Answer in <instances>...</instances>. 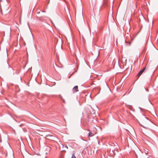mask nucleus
Here are the masks:
<instances>
[{
  "instance_id": "obj_7",
  "label": "nucleus",
  "mask_w": 158,
  "mask_h": 158,
  "mask_svg": "<svg viewBox=\"0 0 158 158\" xmlns=\"http://www.w3.org/2000/svg\"><path fill=\"white\" fill-rule=\"evenodd\" d=\"M142 126L143 127H144V128H146V127H144V126Z\"/></svg>"
},
{
  "instance_id": "obj_12",
  "label": "nucleus",
  "mask_w": 158,
  "mask_h": 158,
  "mask_svg": "<svg viewBox=\"0 0 158 158\" xmlns=\"http://www.w3.org/2000/svg\"><path fill=\"white\" fill-rule=\"evenodd\" d=\"M88 131H90L89 130H88Z\"/></svg>"
},
{
  "instance_id": "obj_13",
  "label": "nucleus",
  "mask_w": 158,
  "mask_h": 158,
  "mask_svg": "<svg viewBox=\"0 0 158 158\" xmlns=\"http://www.w3.org/2000/svg\"><path fill=\"white\" fill-rule=\"evenodd\" d=\"M48 136V135H46V137Z\"/></svg>"
},
{
  "instance_id": "obj_5",
  "label": "nucleus",
  "mask_w": 158,
  "mask_h": 158,
  "mask_svg": "<svg viewBox=\"0 0 158 158\" xmlns=\"http://www.w3.org/2000/svg\"><path fill=\"white\" fill-rule=\"evenodd\" d=\"M71 158H76V157L74 154H73Z\"/></svg>"
},
{
  "instance_id": "obj_8",
  "label": "nucleus",
  "mask_w": 158,
  "mask_h": 158,
  "mask_svg": "<svg viewBox=\"0 0 158 158\" xmlns=\"http://www.w3.org/2000/svg\"><path fill=\"white\" fill-rule=\"evenodd\" d=\"M0 141L1 142H2V140L1 139H0Z\"/></svg>"
},
{
  "instance_id": "obj_2",
  "label": "nucleus",
  "mask_w": 158,
  "mask_h": 158,
  "mask_svg": "<svg viewBox=\"0 0 158 158\" xmlns=\"http://www.w3.org/2000/svg\"><path fill=\"white\" fill-rule=\"evenodd\" d=\"M93 135V134L92 132H90L88 134V136L89 137L92 136Z\"/></svg>"
},
{
  "instance_id": "obj_3",
  "label": "nucleus",
  "mask_w": 158,
  "mask_h": 158,
  "mask_svg": "<svg viewBox=\"0 0 158 158\" xmlns=\"http://www.w3.org/2000/svg\"><path fill=\"white\" fill-rule=\"evenodd\" d=\"M78 87L77 86H75V87H74L73 89H78Z\"/></svg>"
},
{
  "instance_id": "obj_14",
  "label": "nucleus",
  "mask_w": 158,
  "mask_h": 158,
  "mask_svg": "<svg viewBox=\"0 0 158 158\" xmlns=\"http://www.w3.org/2000/svg\"><path fill=\"white\" fill-rule=\"evenodd\" d=\"M147 158H149V157H148Z\"/></svg>"
},
{
  "instance_id": "obj_11",
  "label": "nucleus",
  "mask_w": 158,
  "mask_h": 158,
  "mask_svg": "<svg viewBox=\"0 0 158 158\" xmlns=\"http://www.w3.org/2000/svg\"><path fill=\"white\" fill-rule=\"evenodd\" d=\"M106 85H107V84H106Z\"/></svg>"
},
{
  "instance_id": "obj_4",
  "label": "nucleus",
  "mask_w": 158,
  "mask_h": 158,
  "mask_svg": "<svg viewBox=\"0 0 158 158\" xmlns=\"http://www.w3.org/2000/svg\"><path fill=\"white\" fill-rule=\"evenodd\" d=\"M145 122H146V123H143V124L145 125H147V123H148V120H146V121H145Z\"/></svg>"
},
{
  "instance_id": "obj_6",
  "label": "nucleus",
  "mask_w": 158,
  "mask_h": 158,
  "mask_svg": "<svg viewBox=\"0 0 158 158\" xmlns=\"http://www.w3.org/2000/svg\"><path fill=\"white\" fill-rule=\"evenodd\" d=\"M75 92H77V91H78V89H75Z\"/></svg>"
},
{
  "instance_id": "obj_9",
  "label": "nucleus",
  "mask_w": 158,
  "mask_h": 158,
  "mask_svg": "<svg viewBox=\"0 0 158 158\" xmlns=\"http://www.w3.org/2000/svg\"><path fill=\"white\" fill-rule=\"evenodd\" d=\"M0 93H1V94H2V92L1 91H0Z\"/></svg>"
},
{
  "instance_id": "obj_10",
  "label": "nucleus",
  "mask_w": 158,
  "mask_h": 158,
  "mask_svg": "<svg viewBox=\"0 0 158 158\" xmlns=\"http://www.w3.org/2000/svg\"><path fill=\"white\" fill-rule=\"evenodd\" d=\"M65 147L68 148V147L67 146H66Z\"/></svg>"
},
{
  "instance_id": "obj_1",
  "label": "nucleus",
  "mask_w": 158,
  "mask_h": 158,
  "mask_svg": "<svg viewBox=\"0 0 158 158\" xmlns=\"http://www.w3.org/2000/svg\"><path fill=\"white\" fill-rule=\"evenodd\" d=\"M145 68H144L143 69L140 70L139 72L137 74V76L139 77L143 73V72H144V70H145Z\"/></svg>"
}]
</instances>
